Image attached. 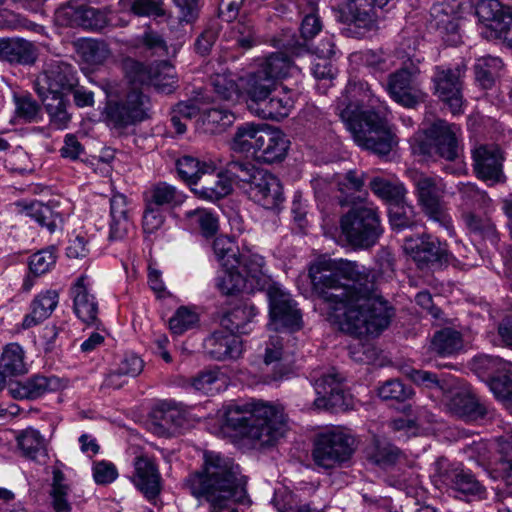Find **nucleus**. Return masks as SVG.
Masks as SVG:
<instances>
[{
	"mask_svg": "<svg viewBox=\"0 0 512 512\" xmlns=\"http://www.w3.org/2000/svg\"><path fill=\"white\" fill-rule=\"evenodd\" d=\"M313 291L327 304L329 321L341 331L362 337L379 335L392 317V308L373 290L352 261L321 257L309 267Z\"/></svg>",
	"mask_w": 512,
	"mask_h": 512,
	"instance_id": "nucleus-1",
	"label": "nucleus"
},
{
	"mask_svg": "<svg viewBox=\"0 0 512 512\" xmlns=\"http://www.w3.org/2000/svg\"><path fill=\"white\" fill-rule=\"evenodd\" d=\"M336 111L358 146L379 155L392 150L389 108L366 81L350 79L337 99Z\"/></svg>",
	"mask_w": 512,
	"mask_h": 512,
	"instance_id": "nucleus-2",
	"label": "nucleus"
},
{
	"mask_svg": "<svg viewBox=\"0 0 512 512\" xmlns=\"http://www.w3.org/2000/svg\"><path fill=\"white\" fill-rule=\"evenodd\" d=\"M184 486L208 512H224L232 503H245L246 479L233 459L215 451L203 453L200 469L191 472Z\"/></svg>",
	"mask_w": 512,
	"mask_h": 512,
	"instance_id": "nucleus-3",
	"label": "nucleus"
},
{
	"mask_svg": "<svg viewBox=\"0 0 512 512\" xmlns=\"http://www.w3.org/2000/svg\"><path fill=\"white\" fill-rule=\"evenodd\" d=\"M283 406L261 400L230 404L224 410L223 425L242 445L262 448L274 445L286 430Z\"/></svg>",
	"mask_w": 512,
	"mask_h": 512,
	"instance_id": "nucleus-4",
	"label": "nucleus"
},
{
	"mask_svg": "<svg viewBox=\"0 0 512 512\" xmlns=\"http://www.w3.org/2000/svg\"><path fill=\"white\" fill-rule=\"evenodd\" d=\"M239 269L247 279L250 290L266 288L269 301V327L275 331L286 329L300 330L303 326L302 315L291 294L279 283H269L264 257L251 249L241 252L235 246Z\"/></svg>",
	"mask_w": 512,
	"mask_h": 512,
	"instance_id": "nucleus-5",
	"label": "nucleus"
},
{
	"mask_svg": "<svg viewBox=\"0 0 512 512\" xmlns=\"http://www.w3.org/2000/svg\"><path fill=\"white\" fill-rule=\"evenodd\" d=\"M77 85L76 69L70 63L61 60L46 63L35 81L36 92L50 117L51 124L56 129L66 128L70 121L67 110L68 96Z\"/></svg>",
	"mask_w": 512,
	"mask_h": 512,
	"instance_id": "nucleus-6",
	"label": "nucleus"
},
{
	"mask_svg": "<svg viewBox=\"0 0 512 512\" xmlns=\"http://www.w3.org/2000/svg\"><path fill=\"white\" fill-rule=\"evenodd\" d=\"M228 173L236 177L239 188L250 200L266 209H274L283 201L279 179L248 161L228 163Z\"/></svg>",
	"mask_w": 512,
	"mask_h": 512,
	"instance_id": "nucleus-7",
	"label": "nucleus"
},
{
	"mask_svg": "<svg viewBox=\"0 0 512 512\" xmlns=\"http://www.w3.org/2000/svg\"><path fill=\"white\" fill-rule=\"evenodd\" d=\"M355 448L356 440L350 431L334 426L317 434L312 457L316 465L330 469L350 460Z\"/></svg>",
	"mask_w": 512,
	"mask_h": 512,
	"instance_id": "nucleus-8",
	"label": "nucleus"
},
{
	"mask_svg": "<svg viewBox=\"0 0 512 512\" xmlns=\"http://www.w3.org/2000/svg\"><path fill=\"white\" fill-rule=\"evenodd\" d=\"M418 204L427 218L443 227L448 235H456L452 217L444 202L446 186L441 178L416 174L413 177Z\"/></svg>",
	"mask_w": 512,
	"mask_h": 512,
	"instance_id": "nucleus-9",
	"label": "nucleus"
},
{
	"mask_svg": "<svg viewBox=\"0 0 512 512\" xmlns=\"http://www.w3.org/2000/svg\"><path fill=\"white\" fill-rule=\"evenodd\" d=\"M340 227L347 241L357 248L373 246L382 233L377 208L372 205H354L341 217Z\"/></svg>",
	"mask_w": 512,
	"mask_h": 512,
	"instance_id": "nucleus-10",
	"label": "nucleus"
},
{
	"mask_svg": "<svg viewBox=\"0 0 512 512\" xmlns=\"http://www.w3.org/2000/svg\"><path fill=\"white\" fill-rule=\"evenodd\" d=\"M467 66L464 62L457 64L436 65L431 76L433 94L439 98L450 111L463 113V85Z\"/></svg>",
	"mask_w": 512,
	"mask_h": 512,
	"instance_id": "nucleus-11",
	"label": "nucleus"
},
{
	"mask_svg": "<svg viewBox=\"0 0 512 512\" xmlns=\"http://www.w3.org/2000/svg\"><path fill=\"white\" fill-rule=\"evenodd\" d=\"M213 251L221 266L215 279L217 289L223 295H236L250 290L247 279L239 269L234 241L227 236H218L213 241Z\"/></svg>",
	"mask_w": 512,
	"mask_h": 512,
	"instance_id": "nucleus-12",
	"label": "nucleus"
},
{
	"mask_svg": "<svg viewBox=\"0 0 512 512\" xmlns=\"http://www.w3.org/2000/svg\"><path fill=\"white\" fill-rule=\"evenodd\" d=\"M481 35L512 48V8L498 0H481L476 6Z\"/></svg>",
	"mask_w": 512,
	"mask_h": 512,
	"instance_id": "nucleus-13",
	"label": "nucleus"
},
{
	"mask_svg": "<svg viewBox=\"0 0 512 512\" xmlns=\"http://www.w3.org/2000/svg\"><path fill=\"white\" fill-rule=\"evenodd\" d=\"M481 35L512 48V8L498 0H481L476 6Z\"/></svg>",
	"mask_w": 512,
	"mask_h": 512,
	"instance_id": "nucleus-14",
	"label": "nucleus"
},
{
	"mask_svg": "<svg viewBox=\"0 0 512 512\" xmlns=\"http://www.w3.org/2000/svg\"><path fill=\"white\" fill-rule=\"evenodd\" d=\"M425 140L418 145L421 154L437 155L448 161L457 159L462 151V130L456 124L436 120L424 132Z\"/></svg>",
	"mask_w": 512,
	"mask_h": 512,
	"instance_id": "nucleus-15",
	"label": "nucleus"
},
{
	"mask_svg": "<svg viewBox=\"0 0 512 512\" xmlns=\"http://www.w3.org/2000/svg\"><path fill=\"white\" fill-rule=\"evenodd\" d=\"M151 102L139 89H131L123 98L107 102L105 115L115 127H127L150 117Z\"/></svg>",
	"mask_w": 512,
	"mask_h": 512,
	"instance_id": "nucleus-16",
	"label": "nucleus"
},
{
	"mask_svg": "<svg viewBox=\"0 0 512 512\" xmlns=\"http://www.w3.org/2000/svg\"><path fill=\"white\" fill-rule=\"evenodd\" d=\"M419 73V68L413 63L391 73L386 85L389 96L403 107H415L423 100V93L417 82Z\"/></svg>",
	"mask_w": 512,
	"mask_h": 512,
	"instance_id": "nucleus-17",
	"label": "nucleus"
},
{
	"mask_svg": "<svg viewBox=\"0 0 512 512\" xmlns=\"http://www.w3.org/2000/svg\"><path fill=\"white\" fill-rule=\"evenodd\" d=\"M473 169L476 176L493 185L504 182L503 154L494 143L479 144L472 149Z\"/></svg>",
	"mask_w": 512,
	"mask_h": 512,
	"instance_id": "nucleus-18",
	"label": "nucleus"
},
{
	"mask_svg": "<svg viewBox=\"0 0 512 512\" xmlns=\"http://www.w3.org/2000/svg\"><path fill=\"white\" fill-rule=\"evenodd\" d=\"M340 12L348 25L346 31L350 36L363 37L375 27V6L371 0H344Z\"/></svg>",
	"mask_w": 512,
	"mask_h": 512,
	"instance_id": "nucleus-19",
	"label": "nucleus"
},
{
	"mask_svg": "<svg viewBox=\"0 0 512 512\" xmlns=\"http://www.w3.org/2000/svg\"><path fill=\"white\" fill-rule=\"evenodd\" d=\"M403 248L419 266L448 262L449 260L446 244L430 235L407 238Z\"/></svg>",
	"mask_w": 512,
	"mask_h": 512,
	"instance_id": "nucleus-20",
	"label": "nucleus"
},
{
	"mask_svg": "<svg viewBox=\"0 0 512 512\" xmlns=\"http://www.w3.org/2000/svg\"><path fill=\"white\" fill-rule=\"evenodd\" d=\"M296 93L286 86L274 90L258 104L250 106V112L262 119L280 120L287 117L294 108Z\"/></svg>",
	"mask_w": 512,
	"mask_h": 512,
	"instance_id": "nucleus-21",
	"label": "nucleus"
},
{
	"mask_svg": "<svg viewBox=\"0 0 512 512\" xmlns=\"http://www.w3.org/2000/svg\"><path fill=\"white\" fill-rule=\"evenodd\" d=\"M132 482L145 498L154 502L162 490V478L155 461L148 456H139L134 460Z\"/></svg>",
	"mask_w": 512,
	"mask_h": 512,
	"instance_id": "nucleus-22",
	"label": "nucleus"
},
{
	"mask_svg": "<svg viewBox=\"0 0 512 512\" xmlns=\"http://www.w3.org/2000/svg\"><path fill=\"white\" fill-rule=\"evenodd\" d=\"M73 299V309L77 317L85 323H94L97 318L98 305L90 292V282L86 275H82L70 289Z\"/></svg>",
	"mask_w": 512,
	"mask_h": 512,
	"instance_id": "nucleus-23",
	"label": "nucleus"
},
{
	"mask_svg": "<svg viewBox=\"0 0 512 512\" xmlns=\"http://www.w3.org/2000/svg\"><path fill=\"white\" fill-rule=\"evenodd\" d=\"M255 156L264 163L272 164L282 161L288 152L290 141L276 128H265Z\"/></svg>",
	"mask_w": 512,
	"mask_h": 512,
	"instance_id": "nucleus-24",
	"label": "nucleus"
},
{
	"mask_svg": "<svg viewBox=\"0 0 512 512\" xmlns=\"http://www.w3.org/2000/svg\"><path fill=\"white\" fill-rule=\"evenodd\" d=\"M57 379L33 375L24 381L11 382L8 394L15 400H36L56 388Z\"/></svg>",
	"mask_w": 512,
	"mask_h": 512,
	"instance_id": "nucleus-25",
	"label": "nucleus"
},
{
	"mask_svg": "<svg viewBox=\"0 0 512 512\" xmlns=\"http://www.w3.org/2000/svg\"><path fill=\"white\" fill-rule=\"evenodd\" d=\"M206 352L211 358L222 361L237 359L242 354V342L238 336L222 331L214 332L204 342Z\"/></svg>",
	"mask_w": 512,
	"mask_h": 512,
	"instance_id": "nucleus-26",
	"label": "nucleus"
},
{
	"mask_svg": "<svg viewBox=\"0 0 512 512\" xmlns=\"http://www.w3.org/2000/svg\"><path fill=\"white\" fill-rule=\"evenodd\" d=\"M241 95L247 97L248 108L252 104H258L264 98H267L274 90L276 84L269 78L260 66L255 71L246 74L240 78Z\"/></svg>",
	"mask_w": 512,
	"mask_h": 512,
	"instance_id": "nucleus-27",
	"label": "nucleus"
},
{
	"mask_svg": "<svg viewBox=\"0 0 512 512\" xmlns=\"http://www.w3.org/2000/svg\"><path fill=\"white\" fill-rule=\"evenodd\" d=\"M364 172L349 170L345 175L339 176L335 181L337 193L335 197L341 205L354 204L364 200L367 192L364 190Z\"/></svg>",
	"mask_w": 512,
	"mask_h": 512,
	"instance_id": "nucleus-28",
	"label": "nucleus"
},
{
	"mask_svg": "<svg viewBox=\"0 0 512 512\" xmlns=\"http://www.w3.org/2000/svg\"><path fill=\"white\" fill-rule=\"evenodd\" d=\"M125 76L133 85H151L159 92L171 90V84H162L157 79V67L155 64H144L132 59L124 62Z\"/></svg>",
	"mask_w": 512,
	"mask_h": 512,
	"instance_id": "nucleus-29",
	"label": "nucleus"
},
{
	"mask_svg": "<svg viewBox=\"0 0 512 512\" xmlns=\"http://www.w3.org/2000/svg\"><path fill=\"white\" fill-rule=\"evenodd\" d=\"M60 15L67 17V24L88 30H101L107 24L106 15L98 9L86 6L65 8Z\"/></svg>",
	"mask_w": 512,
	"mask_h": 512,
	"instance_id": "nucleus-30",
	"label": "nucleus"
},
{
	"mask_svg": "<svg viewBox=\"0 0 512 512\" xmlns=\"http://www.w3.org/2000/svg\"><path fill=\"white\" fill-rule=\"evenodd\" d=\"M56 290H46L38 294L31 303V311L22 322L23 329L34 327L47 319L58 305Z\"/></svg>",
	"mask_w": 512,
	"mask_h": 512,
	"instance_id": "nucleus-31",
	"label": "nucleus"
},
{
	"mask_svg": "<svg viewBox=\"0 0 512 512\" xmlns=\"http://www.w3.org/2000/svg\"><path fill=\"white\" fill-rule=\"evenodd\" d=\"M257 315V308L245 303L227 312L221 319V326L234 335L247 334L251 330L250 324Z\"/></svg>",
	"mask_w": 512,
	"mask_h": 512,
	"instance_id": "nucleus-32",
	"label": "nucleus"
},
{
	"mask_svg": "<svg viewBox=\"0 0 512 512\" xmlns=\"http://www.w3.org/2000/svg\"><path fill=\"white\" fill-rule=\"evenodd\" d=\"M186 200V195L173 185L166 182H159L153 185L146 194L145 202L150 207L161 208L177 207L182 205Z\"/></svg>",
	"mask_w": 512,
	"mask_h": 512,
	"instance_id": "nucleus-33",
	"label": "nucleus"
},
{
	"mask_svg": "<svg viewBox=\"0 0 512 512\" xmlns=\"http://www.w3.org/2000/svg\"><path fill=\"white\" fill-rule=\"evenodd\" d=\"M259 66L262 70H265V73L275 84L277 80L288 77L298 78L301 74L298 66L282 52L271 54L264 59Z\"/></svg>",
	"mask_w": 512,
	"mask_h": 512,
	"instance_id": "nucleus-34",
	"label": "nucleus"
},
{
	"mask_svg": "<svg viewBox=\"0 0 512 512\" xmlns=\"http://www.w3.org/2000/svg\"><path fill=\"white\" fill-rule=\"evenodd\" d=\"M49 495L54 512L72 511V505L74 503L73 489L66 482L64 473L59 469L53 471Z\"/></svg>",
	"mask_w": 512,
	"mask_h": 512,
	"instance_id": "nucleus-35",
	"label": "nucleus"
},
{
	"mask_svg": "<svg viewBox=\"0 0 512 512\" xmlns=\"http://www.w3.org/2000/svg\"><path fill=\"white\" fill-rule=\"evenodd\" d=\"M264 130V126L254 123H244L237 126L230 144L231 149L239 153H249L253 151V153L256 154L259 147L258 139L262 138Z\"/></svg>",
	"mask_w": 512,
	"mask_h": 512,
	"instance_id": "nucleus-36",
	"label": "nucleus"
},
{
	"mask_svg": "<svg viewBox=\"0 0 512 512\" xmlns=\"http://www.w3.org/2000/svg\"><path fill=\"white\" fill-rule=\"evenodd\" d=\"M0 370L9 377L22 376L28 373L24 349L18 343L7 344L0 356Z\"/></svg>",
	"mask_w": 512,
	"mask_h": 512,
	"instance_id": "nucleus-37",
	"label": "nucleus"
},
{
	"mask_svg": "<svg viewBox=\"0 0 512 512\" xmlns=\"http://www.w3.org/2000/svg\"><path fill=\"white\" fill-rule=\"evenodd\" d=\"M488 212L489 210H463L460 217L470 232L495 242L497 240L496 226L488 216Z\"/></svg>",
	"mask_w": 512,
	"mask_h": 512,
	"instance_id": "nucleus-38",
	"label": "nucleus"
},
{
	"mask_svg": "<svg viewBox=\"0 0 512 512\" xmlns=\"http://www.w3.org/2000/svg\"><path fill=\"white\" fill-rule=\"evenodd\" d=\"M176 167L181 179L190 185L197 184L203 175L211 174L217 169L215 162L211 160L201 162L192 156L179 158Z\"/></svg>",
	"mask_w": 512,
	"mask_h": 512,
	"instance_id": "nucleus-39",
	"label": "nucleus"
},
{
	"mask_svg": "<svg viewBox=\"0 0 512 512\" xmlns=\"http://www.w3.org/2000/svg\"><path fill=\"white\" fill-rule=\"evenodd\" d=\"M75 47L81 60L90 66L103 64L111 55L107 43L103 40L81 38L76 41Z\"/></svg>",
	"mask_w": 512,
	"mask_h": 512,
	"instance_id": "nucleus-40",
	"label": "nucleus"
},
{
	"mask_svg": "<svg viewBox=\"0 0 512 512\" xmlns=\"http://www.w3.org/2000/svg\"><path fill=\"white\" fill-rule=\"evenodd\" d=\"M24 213L42 227L47 228L50 233L55 232L63 225L62 215L40 201H32L27 204L24 207Z\"/></svg>",
	"mask_w": 512,
	"mask_h": 512,
	"instance_id": "nucleus-41",
	"label": "nucleus"
},
{
	"mask_svg": "<svg viewBox=\"0 0 512 512\" xmlns=\"http://www.w3.org/2000/svg\"><path fill=\"white\" fill-rule=\"evenodd\" d=\"M283 355L284 350L282 338L278 335H271L269 337V340L266 342L265 352L263 356L264 363L266 365L275 364V372L271 376L270 380H268L269 383L272 381H279L288 378L291 369L288 366L281 364Z\"/></svg>",
	"mask_w": 512,
	"mask_h": 512,
	"instance_id": "nucleus-42",
	"label": "nucleus"
},
{
	"mask_svg": "<svg viewBox=\"0 0 512 512\" xmlns=\"http://www.w3.org/2000/svg\"><path fill=\"white\" fill-rule=\"evenodd\" d=\"M233 182H237V179L228 173L227 165L224 171H221L217 174V178L213 185L193 188L192 191L200 199L215 202L232 192Z\"/></svg>",
	"mask_w": 512,
	"mask_h": 512,
	"instance_id": "nucleus-43",
	"label": "nucleus"
},
{
	"mask_svg": "<svg viewBox=\"0 0 512 512\" xmlns=\"http://www.w3.org/2000/svg\"><path fill=\"white\" fill-rule=\"evenodd\" d=\"M464 347L462 334L452 328L437 331L431 341V349L440 356H452Z\"/></svg>",
	"mask_w": 512,
	"mask_h": 512,
	"instance_id": "nucleus-44",
	"label": "nucleus"
},
{
	"mask_svg": "<svg viewBox=\"0 0 512 512\" xmlns=\"http://www.w3.org/2000/svg\"><path fill=\"white\" fill-rule=\"evenodd\" d=\"M458 192L461 198L459 206L460 213L463 210H490L491 199L487 193L480 190L475 184L460 182L458 184Z\"/></svg>",
	"mask_w": 512,
	"mask_h": 512,
	"instance_id": "nucleus-45",
	"label": "nucleus"
},
{
	"mask_svg": "<svg viewBox=\"0 0 512 512\" xmlns=\"http://www.w3.org/2000/svg\"><path fill=\"white\" fill-rule=\"evenodd\" d=\"M240 78L231 72L216 73L211 77V85L220 99L235 102L241 96Z\"/></svg>",
	"mask_w": 512,
	"mask_h": 512,
	"instance_id": "nucleus-46",
	"label": "nucleus"
},
{
	"mask_svg": "<svg viewBox=\"0 0 512 512\" xmlns=\"http://www.w3.org/2000/svg\"><path fill=\"white\" fill-rule=\"evenodd\" d=\"M227 37L232 42V47H239L244 50L260 43L254 24L250 19H241L233 24Z\"/></svg>",
	"mask_w": 512,
	"mask_h": 512,
	"instance_id": "nucleus-47",
	"label": "nucleus"
},
{
	"mask_svg": "<svg viewBox=\"0 0 512 512\" xmlns=\"http://www.w3.org/2000/svg\"><path fill=\"white\" fill-rule=\"evenodd\" d=\"M503 66V61L499 57L489 55L478 58L474 65L476 81L485 89L492 87Z\"/></svg>",
	"mask_w": 512,
	"mask_h": 512,
	"instance_id": "nucleus-48",
	"label": "nucleus"
},
{
	"mask_svg": "<svg viewBox=\"0 0 512 512\" xmlns=\"http://www.w3.org/2000/svg\"><path fill=\"white\" fill-rule=\"evenodd\" d=\"M16 439L25 457L35 460L39 456L46 455L45 439L38 430L28 427L22 430Z\"/></svg>",
	"mask_w": 512,
	"mask_h": 512,
	"instance_id": "nucleus-49",
	"label": "nucleus"
},
{
	"mask_svg": "<svg viewBox=\"0 0 512 512\" xmlns=\"http://www.w3.org/2000/svg\"><path fill=\"white\" fill-rule=\"evenodd\" d=\"M184 220L192 229H199L205 237H211L218 230L216 215L205 208H196L184 213Z\"/></svg>",
	"mask_w": 512,
	"mask_h": 512,
	"instance_id": "nucleus-50",
	"label": "nucleus"
},
{
	"mask_svg": "<svg viewBox=\"0 0 512 512\" xmlns=\"http://www.w3.org/2000/svg\"><path fill=\"white\" fill-rule=\"evenodd\" d=\"M370 189L376 196L390 203V206L403 202L407 194L402 183L391 182L381 177H374L370 181Z\"/></svg>",
	"mask_w": 512,
	"mask_h": 512,
	"instance_id": "nucleus-51",
	"label": "nucleus"
},
{
	"mask_svg": "<svg viewBox=\"0 0 512 512\" xmlns=\"http://www.w3.org/2000/svg\"><path fill=\"white\" fill-rule=\"evenodd\" d=\"M202 129L205 133L218 134L229 127L235 120L231 111L222 107H212L202 115Z\"/></svg>",
	"mask_w": 512,
	"mask_h": 512,
	"instance_id": "nucleus-52",
	"label": "nucleus"
},
{
	"mask_svg": "<svg viewBox=\"0 0 512 512\" xmlns=\"http://www.w3.org/2000/svg\"><path fill=\"white\" fill-rule=\"evenodd\" d=\"M473 369L480 375L485 376L487 381H489L493 376L511 373L512 363L496 356L479 355L473 360Z\"/></svg>",
	"mask_w": 512,
	"mask_h": 512,
	"instance_id": "nucleus-53",
	"label": "nucleus"
},
{
	"mask_svg": "<svg viewBox=\"0 0 512 512\" xmlns=\"http://www.w3.org/2000/svg\"><path fill=\"white\" fill-rule=\"evenodd\" d=\"M366 454L373 463L381 467H387L396 463L400 451L391 444H381L377 441L367 448Z\"/></svg>",
	"mask_w": 512,
	"mask_h": 512,
	"instance_id": "nucleus-54",
	"label": "nucleus"
},
{
	"mask_svg": "<svg viewBox=\"0 0 512 512\" xmlns=\"http://www.w3.org/2000/svg\"><path fill=\"white\" fill-rule=\"evenodd\" d=\"M6 49H8L6 60L9 62L31 64L35 61L34 45L27 40H9V45L6 46Z\"/></svg>",
	"mask_w": 512,
	"mask_h": 512,
	"instance_id": "nucleus-55",
	"label": "nucleus"
},
{
	"mask_svg": "<svg viewBox=\"0 0 512 512\" xmlns=\"http://www.w3.org/2000/svg\"><path fill=\"white\" fill-rule=\"evenodd\" d=\"M312 381L316 393L323 397L332 398L341 392V378L333 368L319 377L313 375Z\"/></svg>",
	"mask_w": 512,
	"mask_h": 512,
	"instance_id": "nucleus-56",
	"label": "nucleus"
},
{
	"mask_svg": "<svg viewBox=\"0 0 512 512\" xmlns=\"http://www.w3.org/2000/svg\"><path fill=\"white\" fill-rule=\"evenodd\" d=\"M199 322L198 314L191 308L182 306L176 310L169 321V327L173 334L181 335L193 329Z\"/></svg>",
	"mask_w": 512,
	"mask_h": 512,
	"instance_id": "nucleus-57",
	"label": "nucleus"
},
{
	"mask_svg": "<svg viewBox=\"0 0 512 512\" xmlns=\"http://www.w3.org/2000/svg\"><path fill=\"white\" fill-rule=\"evenodd\" d=\"M225 381L216 370H206L196 375L192 381V387L205 394H214L221 390Z\"/></svg>",
	"mask_w": 512,
	"mask_h": 512,
	"instance_id": "nucleus-58",
	"label": "nucleus"
},
{
	"mask_svg": "<svg viewBox=\"0 0 512 512\" xmlns=\"http://www.w3.org/2000/svg\"><path fill=\"white\" fill-rule=\"evenodd\" d=\"M389 221L393 229L403 230L414 225V208L405 203H394L389 208Z\"/></svg>",
	"mask_w": 512,
	"mask_h": 512,
	"instance_id": "nucleus-59",
	"label": "nucleus"
},
{
	"mask_svg": "<svg viewBox=\"0 0 512 512\" xmlns=\"http://www.w3.org/2000/svg\"><path fill=\"white\" fill-rule=\"evenodd\" d=\"M305 13L301 23V35L305 40L315 37L322 30V22L318 16L317 2L309 0L303 11Z\"/></svg>",
	"mask_w": 512,
	"mask_h": 512,
	"instance_id": "nucleus-60",
	"label": "nucleus"
},
{
	"mask_svg": "<svg viewBox=\"0 0 512 512\" xmlns=\"http://www.w3.org/2000/svg\"><path fill=\"white\" fill-rule=\"evenodd\" d=\"M57 255L54 247L42 249L33 255L29 260V269L35 276L49 272L56 264Z\"/></svg>",
	"mask_w": 512,
	"mask_h": 512,
	"instance_id": "nucleus-61",
	"label": "nucleus"
},
{
	"mask_svg": "<svg viewBox=\"0 0 512 512\" xmlns=\"http://www.w3.org/2000/svg\"><path fill=\"white\" fill-rule=\"evenodd\" d=\"M412 394L411 387L406 386L398 379L388 380L378 388V395L383 400L405 401Z\"/></svg>",
	"mask_w": 512,
	"mask_h": 512,
	"instance_id": "nucleus-62",
	"label": "nucleus"
},
{
	"mask_svg": "<svg viewBox=\"0 0 512 512\" xmlns=\"http://www.w3.org/2000/svg\"><path fill=\"white\" fill-rule=\"evenodd\" d=\"M453 486L456 490L469 495L484 496L485 489L474 475L468 471L461 470L455 473L453 478Z\"/></svg>",
	"mask_w": 512,
	"mask_h": 512,
	"instance_id": "nucleus-63",
	"label": "nucleus"
},
{
	"mask_svg": "<svg viewBox=\"0 0 512 512\" xmlns=\"http://www.w3.org/2000/svg\"><path fill=\"white\" fill-rule=\"evenodd\" d=\"M408 377L417 385L429 389H439L447 392L451 385H448L445 379L440 378L437 374L425 371L412 369L408 373Z\"/></svg>",
	"mask_w": 512,
	"mask_h": 512,
	"instance_id": "nucleus-64",
	"label": "nucleus"
}]
</instances>
